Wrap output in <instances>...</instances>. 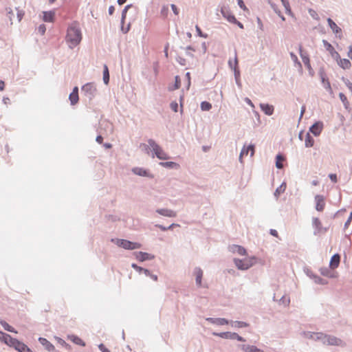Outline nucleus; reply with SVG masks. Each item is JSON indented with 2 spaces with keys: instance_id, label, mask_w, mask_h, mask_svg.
<instances>
[{
  "instance_id": "nucleus-1",
  "label": "nucleus",
  "mask_w": 352,
  "mask_h": 352,
  "mask_svg": "<svg viewBox=\"0 0 352 352\" xmlns=\"http://www.w3.org/2000/svg\"><path fill=\"white\" fill-rule=\"evenodd\" d=\"M82 40V34L80 28L76 25H71L68 30L66 36V41L70 48L77 46Z\"/></svg>"
},
{
  "instance_id": "nucleus-2",
  "label": "nucleus",
  "mask_w": 352,
  "mask_h": 352,
  "mask_svg": "<svg viewBox=\"0 0 352 352\" xmlns=\"http://www.w3.org/2000/svg\"><path fill=\"white\" fill-rule=\"evenodd\" d=\"M148 145L144 144L141 146H143L145 150H147L148 147H151L156 157L160 160H165L169 158L168 155L153 140H148Z\"/></svg>"
},
{
  "instance_id": "nucleus-3",
  "label": "nucleus",
  "mask_w": 352,
  "mask_h": 352,
  "mask_svg": "<svg viewBox=\"0 0 352 352\" xmlns=\"http://www.w3.org/2000/svg\"><path fill=\"white\" fill-rule=\"evenodd\" d=\"M234 262L239 270H245L254 265V258H245L244 259L234 258Z\"/></svg>"
},
{
  "instance_id": "nucleus-4",
  "label": "nucleus",
  "mask_w": 352,
  "mask_h": 352,
  "mask_svg": "<svg viewBox=\"0 0 352 352\" xmlns=\"http://www.w3.org/2000/svg\"><path fill=\"white\" fill-rule=\"evenodd\" d=\"M116 244L126 250L139 249L142 247V245L139 243H134L125 239H116Z\"/></svg>"
},
{
  "instance_id": "nucleus-5",
  "label": "nucleus",
  "mask_w": 352,
  "mask_h": 352,
  "mask_svg": "<svg viewBox=\"0 0 352 352\" xmlns=\"http://www.w3.org/2000/svg\"><path fill=\"white\" fill-rule=\"evenodd\" d=\"M312 226L314 229V234H324L328 230V228L324 227L320 219L318 217L312 219Z\"/></svg>"
},
{
  "instance_id": "nucleus-6",
  "label": "nucleus",
  "mask_w": 352,
  "mask_h": 352,
  "mask_svg": "<svg viewBox=\"0 0 352 352\" xmlns=\"http://www.w3.org/2000/svg\"><path fill=\"white\" fill-rule=\"evenodd\" d=\"M324 344L331 346H344V342L340 338L333 336L327 335L324 341Z\"/></svg>"
},
{
  "instance_id": "nucleus-7",
  "label": "nucleus",
  "mask_w": 352,
  "mask_h": 352,
  "mask_svg": "<svg viewBox=\"0 0 352 352\" xmlns=\"http://www.w3.org/2000/svg\"><path fill=\"white\" fill-rule=\"evenodd\" d=\"M213 335L221 337L222 338L226 339H232V340H237L241 342H244L245 340L240 336H239L236 333H230V332H223L220 333H213Z\"/></svg>"
},
{
  "instance_id": "nucleus-8",
  "label": "nucleus",
  "mask_w": 352,
  "mask_h": 352,
  "mask_svg": "<svg viewBox=\"0 0 352 352\" xmlns=\"http://www.w3.org/2000/svg\"><path fill=\"white\" fill-rule=\"evenodd\" d=\"M19 352H33L26 344L21 342L18 340H15L11 346Z\"/></svg>"
},
{
  "instance_id": "nucleus-9",
  "label": "nucleus",
  "mask_w": 352,
  "mask_h": 352,
  "mask_svg": "<svg viewBox=\"0 0 352 352\" xmlns=\"http://www.w3.org/2000/svg\"><path fill=\"white\" fill-rule=\"evenodd\" d=\"M316 209L319 212L324 210L325 207V199L322 195H316L315 197Z\"/></svg>"
},
{
  "instance_id": "nucleus-10",
  "label": "nucleus",
  "mask_w": 352,
  "mask_h": 352,
  "mask_svg": "<svg viewBox=\"0 0 352 352\" xmlns=\"http://www.w3.org/2000/svg\"><path fill=\"white\" fill-rule=\"evenodd\" d=\"M135 256L137 260L141 262L146 260H152L155 258L154 255L143 252H135Z\"/></svg>"
},
{
  "instance_id": "nucleus-11",
  "label": "nucleus",
  "mask_w": 352,
  "mask_h": 352,
  "mask_svg": "<svg viewBox=\"0 0 352 352\" xmlns=\"http://www.w3.org/2000/svg\"><path fill=\"white\" fill-rule=\"evenodd\" d=\"M322 42L326 50L330 53V54L333 58L338 59V58H340V54L335 50L334 47L331 45V44H330L325 40H323Z\"/></svg>"
},
{
  "instance_id": "nucleus-12",
  "label": "nucleus",
  "mask_w": 352,
  "mask_h": 352,
  "mask_svg": "<svg viewBox=\"0 0 352 352\" xmlns=\"http://www.w3.org/2000/svg\"><path fill=\"white\" fill-rule=\"evenodd\" d=\"M82 91L94 96L96 92V87L94 83L89 82L82 86Z\"/></svg>"
},
{
  "instance_id": "nucleus-13",
  "label": "nucleus",
  "mask_w": 352,
  "mask_h": 352,
  "mask_svg": "<svg viewBox=\"0 0 352 352\" xmlns=\"http://www.w3.org/2000/svg\"><path fill=\"white\" fill-rule=\"evenodd\" d=\"M249 151H250V156H253L254 153V146L253 144H250L248 147L243 146L239 155V160L241 162H242V158L243 156L248 155Z\"/></svg>"
},
{
  "instance_id": "nucleus-14",
  "label": "nucleus",
  "mask_w": 352,
  "mask_h": 352,
  "mask_svg": "<svg viewBox=\"0 0 352 352\" xmlns=\"http://www.w3.org/2000/svg\"><path fill=\"white\" fill-rule=\"evenodd\" d=\"M323 124L322 122H318L314 124L309 129L311 133H312L314 135H319L322 130Z\"/></svg>"
},
{
  "instance_id": "nucleus-15",
  "label": "nucleus",
  "mask_w": 352,
  "mask_h": 352,
  "mask_svg": "<svg viewBox=\"0 0 352 352\" xmlns=\"http://www.w3.org/2000/svg\"><path fill=\"white\" fill-rule=\"evenodd\" d=\"M0 340L3 341L8 346H11L16 339L0 331Z\"/></svg>"
},
{
  "instance_id": "nucleus-16",
  "label": "nucleus",
  "mask_w": 352,
  "mask_h": 352,
  "mask_svg": "<svg viewBox=\"0 0 352 352\" xmlns=\"http://www.w3.org/2000/svg\"><path fill=\"white\" fill-rule=\"evenodd\" d=\"M69 98L72 105L76 104L78 102V88L77 87L74 88L72 92L69 94Z\"/></svg>"
},
{
  "instance_id": "nucleus-17",
  "label": "nucleus",
  "mask_w": 352,
  "mask_h": 352,
  "mask_svg": "<svg viewBox=\"0 0 352 352\" xmlns=\"http://www.w3.org/2000/svg\"><path fill=\"white\" fill-rule=\"evenodd\" d=\"M340 262V256L338 254H334L330 261L329 267L331 269H336L338 267Z\"/></svg>"
},
{
  "instance_id": "nucleus-18",
  "label": "nucleus",
  "mask_w": 352,
  "mask_h": 352,
  "mask_svg": "<svg viewBox=\"0 0 352 352\" xmlns=\"http://www.w3.org/2000/svg\"><path fill=\"white\" fill-rule=\"evenodd\" d=\"M338 65L344 69H348L351 67V64L349 60L346 58H341L340 57L336 59Z\"/></svg>"
},
{
  "instance_id": "nucleus-19",
  "label": "nucleus",
  "mask_w": 352,
  "mask_h": 352,
  "mask_svg": "<svg viewBox=\"0 0 352 352\" xmlns=\"http://www.w3.org/2000/svg\"><path fill=\"white\" fill-rule=\"evenodd\" d=\"M260 107L266 115L271 116L273 114L274 107L272 105L261 103Z\"/></svg>"
},
{
  "instance_id": "nucleus-20",
  "label": "nucleus",
  "mask_w": 352,
  "mask_h": 352,
  "mask_svg": "<svg viewBox=\"0 0 352 352\" xmlns=\"http://www.w3.org/2000/svg\"><path fill=\"white\" fill-rule=\"evenodd\" d=\"M43 20L45 22H54L55 17V12L54 11H49V12H43Z\"/></svg>"
},
{
  "instance_id": "nucleus-21",
  "label": "nucleus",
  "mask_w": 352,
  "mask_h": 352,
  "mask_svg": "<svg viewBox=\"0 0 352 352\" xmlns=\"http://www.w3.org/2000/svg\"><path fill=\"white\" fill-rule=\"evenodd\" d=\"M194 275L197 285L200 287L201 285V279L203 276V271L200 268H195L194 270Z\"/></svg>"
},
{
  "instance_id": "nucleus-22",
  "label": "nucleus",
  "mask_w": 352,
  "mask_h": 352,
  "mask_svg": "<svg viewBox=\"0 0 352 352\" xmlns=\"http://www.w3.org/2000/svg\"><path fill=\"white\" fill-rule=\"evenodd\" d=\"M157 212L161 215L168 217H176V212L172 210L169 209H159L157 210Z\"/></svg>"
},
{
  "instance_id": "nucleus-23",
  "label": "nucleus",
  "mask_w": 352,
  "mask_h": 352,
  "mask_svg": "<svg viewBox=\"0 0 352 352\" xmlns=\"http://www.w3.org/2000/svg\"><path fill=\"white\" fill-rule=\"evenodd\" d=\"M40 343L45 346L46 349L49 351H53L55 349L54 346L51 344L47 339L44 338H40L38 339Z\"/></svg>"
},
{
  "instance_id": "nucleus-24",
  "label": "nucleus",
  "mask_w": 352,
  "mask_h": 352,
  "mask_svg": "<svg viewBox=\"0 0 352 352\" xmlns=\"http://www.w3.org/2000/svg\"><path fill=\"white\" fill-rule=\"evenodd\" d=\"M68 339L77 345L82 346H85V342L80 338H79L77 336H75V335L68 336Z\"/></svg>"
},
{
  "instance_id": "nucleus-25",
  "label": "nucleus",
  "mask_w": 352,
  "mask_h": 352,
  "mask_svg": "<svg viewBox=\"0 0 352 352\" xmlns=\"http://www.w3.org/2000/svg\"><path fill=\"white\" fill-rule=\"evenodd\" d=\"M221 14L224 18H226L230 23H236V19L234 15L230 13L228 10L223 9L221 10Z\"/></svg>"
},
{
  "instance_id": "nucleus-26",
  "label": "nucleus",
  "mask_w": 352,
  "mask_h": 352,
  "mask_svg": "<svg viewBox=\"0 0 352 352\" xmlns=\"http://www.w3.org/2000/svg\"><path fill=\"white\" fill-rule=\"evenodd\" d=\"M309 338L315 340H321L322 342L324 343V339L326 338V334L321 332L312 333L309 335Z\"/></svg>"
},
{
  "instance_id": "nucleus-27",
  "label": "nucleus",
  "mask_w": 352,
  "mask_h": 352,
  "mask_svg": "<svg viewBox=\"0 0 352 352\" xmlns=\"http://www.w3.org/2000/svg\"><path fill=\"white\" fill-rule=\"evenodd\" d=\"M242 349L245 352H263L261 349L253 345H243Z\"/></svg>"
},
{
  "instance_id": "nucleus-28",
  "label": "nucleus",
  "mask_w": 352,
  "mask_h": 352,
  "mask_svg": "<svg viewBox=\"0 0 352 352\" xmlns=\"http://www.w3.org/2000/svg\"><path fill=\"white\" fill-rule=\"evenodd\" d=\"M232 251L234 253H237L239 255H242V256H244L246 254L245 249L240 245H234L233 247H232Z\"/></svg>"
},
{
  "instance_id": "nucleus-29",
  "label": "nucleus",
  "mask_w": 352,
  "mask_h": 352,
  "mask_svg": "<svg viewBox=\"0 0 352 352\" xmlns=\"http://www.w3.org/2000/svg\"><path fill=\"white\" fill-rule=\"evenodd\" d=\"M327 22L331 28V29L333 30L335 33H338L341 31V29L336 25V23L330 18L327 19Z\"/></svg>"
},
{
  "instance_id": "nucleus-30",
  "label": "nucleus",
  "mask_w": 352,
  "mask_h": 352,
  "mask_svg": "<svg viewBox=\"0 0 352 352\" xmlns=\"http://www.w3.org/2000/svg\"><path fill=\"white\" fill-rule=\"evenodd\" d=\"M160 165L165 168H178L179 165L173 162H160Z\"/></svg>"
},
{
  "instance_id": "nucleus-31",
  "label": "nucleus",
  "mask_w": 352,
  "mask_h": 352,
  "mask_svg": "<svg viewBox=\"0 0 352 352\" xmlns=\"http://www.w3.org/2000/svg\"><path fill=\"white\" fill-rule=\"evenodd\" d=\"M305 144L306 147H312L314 144V140L309 133H307L305 136Z\"/></svg>"
},
{
  "instance_id": "nucleus-32",
  "label": "nucleus",
  "mask_w": 352,
  "mask_h": 352,
  "mask_svg": "<svg viewBox=\"0 0 352 352\" xmlns=\"http://www.w3.org/2000/svg\"><path fill=\"white\" fill-rule=\"evenodd\" d=\"M229 66L231 69H233L234 72L236 71L237 66H238V59L236 56V54L235 53V56L233 60H229L228 61Z\"/></svg>"
},
{
  "instance_id": "nucleus-33",
  "label": "nucleus",
  "mask_w": 352,
  "mask_h": 352,
  "mask_svg": "<svg viewBox=\"0 0 352 352\" xmlns=\"http://www.w3.org/2000/svg\"><path fill=\"white\" fill-rule=\"evenodd\" d=\"M210 320H211L213 323H215L218 325H224L228 324L229 323L228 320H227L225 318H217V319H212L210 318Z\"/></svg>"
},
{
  "instance_id": "nucleus-34",
  "label": "nucleus",
  "mask_w": 352,
  "mask_h": 352,
  "mask_svg": "<svg viewBox=\"0 0 352 352\" xmlns=\"http://www.w3.org/2000/svg\"><path fill=\"white\" fill-rule=\"evenodd\" d=\"M286 189V184L283 183L279 187H278L274 192V195L278 197L280 194L283 193Z\"/></svg>"
},
{
  "instance_id": "nucleus-35",
  "label": "nucleus",
  "mask_w": 352,
  "mask_h": 352,
  "mask_svg": "<svg viewBox=\"0 0 352 352\" xmlns=\"http://www.w3.org/2000/svg\"><path fill=\"white\" fill-rule=\"evenodd\" d=\"M280 1H282V3H283V6L285 8L286 12L289 15L292 16L293 14H292V10H291L289 1L287 0H280Z\"/></svg>"
},
{
  "instance_id": "nucleus-36",
  "label": "nucleus",
  "mask_w": 352,
  "mask_h": 352,
  "mask_svg": "<svg viewBox=\"0 0 352 352\" xmlns=\"http://www.w3.org/2000/svg\"><path fill=\"white\" fill-rule=\"evenodd\" d=\"M103 80L104 82L107 85L109 82V69L107 65H104V71H103Z\"/></svg>"
},
{
  "instance_id": "nucleus-37",
  "label": "nucleus",
  "mask_w": 352,
  "mask_h": 352,
  "mask_svg": "<svg viewBox=\"0 0 352 352\" xmlns=\"http://www.w3.org/2000/svg\"><path fill=\"white\" fill-rule=\"evenodd\" d=\"M133 172L140 176H147L146 170L141 168H135L133 169Z\"/></svg>"
},
{
  "instance_id": "nucleus-38",
  "label": "nucleus",
  "mask_w": 352,
  "mask_h": 352,
  "mask_svg": "<svg viewBox=\"0 0 352 352\" xmlns=\"http://www.w3.org/2000/svg\"><path fill=\"white\" fill-rule=\"evenodd\" d=\"M284 160L285 158L280 155H278L276 156V166L278 168H282L283 167V162L284 161Z\"/></svg>"
},
{
  "instance_id": "nucleus-39",
  "label": "nucleus",
  "mask_w": 352,
  "mask_h": 352,
  "mask_svg": "<svg viewBox=\"0 0 352 352\" xmlns=\"http://www.w3.org/2000/svg\"><path fill=\"white\" fill-rule=\"evenodd\" d=\"M232 326L236 327V328H242V327H248L249 324L245 322L235 321V322H232Z\"/></svg>"
},
{
  "instance_id": "nucleus-40",
  "label": "nucleus",
  "mask_w": 352,
  "mask_h": 352,
  "mask_svg": "<svg viewBox=\"0 0 352 352\" xmlns=\"http://www.w3.org/2000/svg\"><path fill=\"white\" fill-rule=\"evenodd\" d=\"M201 108L203 111H209L212 108V104L206 101L201 103Z\"/></svg>"
},
{
  "instance_id": "nucleus-41",
  "label": "nucleus",
  "mask_w": 352,
  "mask_h": 352,
  "mask_svg": "<svg viewBox=\"0 0 352 352\" xmlns=\"http://www.w3.org/2000/svg\"><path fill=\"white\" fill-rule=\"evenodd\" d=\"M1 324L6 331L16 333V331L14 330V328L9 325L6 322H1Z\"/></svg>"
},
{
  "instance_id": "nucleus-42",
  "label": "nucleus",
  "mask_w": 352,
  "mask_h": 352,
  "mask_svg": "<svg viewBox=\"0 0 352 352\" xmlns=\"http://www.w3.org/2000/svg\"><path fill=\"white\" fill-rule=\"evenodd\" d=\"M300 56L302 58V62L305 64V65H308L309 64V58L306 55H304L302 54V49H301V47H300Z\"/></svg>"
},
{
  "instance_id": "nucleus-43",
  "label": "nucleus",
  "mask_w": 352,
  "mask_h": 352,
  "mask_svg": "<svg viewBox=\"0 0 352 352\" xmlns=\"http://www.w3.org/2000/svg\"><path fill=\"white\" fill-rule=\"evenodd\" d=\"M339 97H340V100H342V102H343V104H344V106L346 107L349 104V102L346 98V96L344 94L340 93Z\"/></svg>"
},
{
  "instance_id": "nucleus-44",
  "label": "nucleus",
  "mask_w": 352,
  "mask_h": 352,
  "mask_svg": "<svg viewBox=\"0 0 352 352\" xmlns=\"http://www.w3.org/2000/svg\"><path fill=\"white\" fill-rule=\"evenodd\" d=\"M130 7H131L130 5H127L126 6H125L124 9L122 11V23H124V19L126 18V14L127 10Z\"/></svg>"
},
{
  "instance_id": "nucleus-45",
  "label": "nucleus",
  "mask_w": 352,
  "mask_h": 352,
  "mask_svg": "<svg viewBox=\"0 0 352 352\" xmlns=\"http://www.w3.org/2000/svg\"><path fill=\"white\" fill-rule=\"evenodd\" d=\"M168 12V7L167 6H163L161 10L162 15H163L164 16H167Z\"/></svg>"
},
{
  "instance_id": "nucleus-46",
  "label": "nucleus",
  "mask_w": 352,
  "mask_h": 352,
  "mask_svg": "<svg viewBox=\"0 0 352 352\" xmlns=\"http://www.w3.org/2000/svg\"><path fill=\"white\" fill-rule=\"evenodd\" d=\"M351 220H352V212H350L349 216L346 221L344 223V228L345 229H346L349 227V224L351 222Z\"/></svg>"
},
{
  "instance_id": "nucleus-47",
  "label": "nucleus",
  "mask_w": 352,
  "mask_h": 352,
  "mask_svg": "<svg viewBox=\"0 0 352 352\" xmlns=\"http://www.w3.org/2000/svg\"><path fill=\"white\" fill-rule=\"evenodd\" d=\"M177 226V225H176V224L173 223V224H171L170 226H168V228H166V227H164V226H162V225H157L156 226H157V227H158L159 228H160L162 230H163V231H166V230H168V229H171L173 227H174V226Z\"/></svg>"
},
{
  "instance_id": "nucleus-48",
  "label": "nucleus",
  "mask_w": 352,
  "mask_h": 352,
  "mask_svg": "<svg viewBox=\"0 0 352 352\" xmlns=\"http://www.w3.org/2000/svg\"><path fill=\"white\" fill-rule=\"evenodd\" d=\"M180 87V78L178 76H175V89Z\"/></svg>"
},
{
  "instance_id": "nucleus-49",
  "label": "nucleus",
  "mask_w": 352,
  "mask_h": 352,
  "mask_svg": "<svg viewBox=\"0 0 352 352\" xmlns=\"http://www.w3.org/2000/svg\"><path fill=\"white\" fill-rule=\"evenodd\" d=\"M98 348L102 352H111L103 344H99Z\"/></svg>"
},
{
  "instance_id": "nucleus-50",
  "label": "nucleus",
  "mask_w": 352,
  "mask_h": 352,
  "mask_svg": "<svg viewBox=\"0 0 352 352\" xmlns=\"http://www.w3.org/2000/svg\"><path fill=\"white\" fill-rule=\"evenodd\" d=\"M195 28H196V30H197V34H198L199 36H200L201 37H204V38H206L207 37L206 35H204L202 34L201 28L198 25H196Z\"/></svg>"
},
{
  "instance_id": "nucleus-51",
  "label": "nucleus",
  "mask_w": 352,
  "mask_h": 352,
  "mask_svg": "<svg viewBox=\"0 0 352 352\" xmlns=\"http://www.w3.org/2000/svg\"><path fill=\"white\" fill-rule=\"evenodd\" d=\"M170 107L171 109L175 111V112H177V109H178V104L177 102H172L170 104Z\"/></svg>"
},
{
  "instance_id": "nucleus-52",
  "label": "nucleus",
  "mask_w": 352,
  "mask_h": 352,
  "mask_svg": "<svg viewBox=\"0 0 352 352\" xmlns=\"http://www.w3.org/2000/svg\"><path fill=\"white\" fill-rule=\"evenodd\" d=\"M171 8L175 15L179 14V10L175 4H171Z\"/></svg>"
},
{
  "instance_id": "nucleus-53",
  "label": "nucleus",
  "mask_w": 352,
  "mask_h": 352,
  "mask_svg": "<svg viewBox=\"0 0 352 352\" xmlns=\"http://www.w3.org/2000/svg\"><path fill=\"white\" fill-rule=\"evenodd\" d=\"M238 4H239V7H240L241 9H243V10H247V8H246V6H245V3H244V2L243 1V0H238Z\"/></svg>"
},
{
  "instance_id": "nucleus-54",
  "label": "nucleus",
  "mask_w": 352,
  "mask_h": 352,
  "mask_svg": "<svg viewBox=\"0 0 352 352\" xmlns=\"http://www.w3.org/2000/svg\"><path fill=\"white\" fill-rule=\"evenodd\" d=\"M131 267H132L133 269L136 270H137L138 272H141L143 270V268H142V267H140V266L137 265H136V264H135V263H133V264L131 265Z\"/></svg>"
},
{
  "instance_id": "nucleus-55",
  "label": "nucleus",
  "mask_w": 352,
  "mask_h": 352,
  "mask_svg": "<svg viewBox=\"0 0 352 352\" xmlns=\"http://www.w3.org/2000/svg\"><path fill=\"white\" fill-rule=\"evenodd\" d=\"M186 77L187 82H188L187 88L188 89L190 85V74L189 72H187L186 74Z\"/></svg>"
},
{
  "instance_id": "nucleus-56",
  "label": "nucleus",
  "mask_w": 352,
  "mask_h": 352,
  "mask_svg": "<svg viewBox=\"0 0 352 352\" xmlns=\"http://www.w3.org/2000/svg\"><path fill=\"white\" fill-rule=\"evenodd\" d=\"M272 8H274V11L276 12V13H277V14L281 18V19L283 21H285V17L281 14L279 10H277L275 7L274 6H272Z\"/></svg>"
},
{
  "instance_id": "nucleus-57",
  "label": "nucleus",
  "mask_w": 352,
  "mask_h": 352,
  "mask_svg": "<svg viewBox=\"0 0 352 352\" xmlns=\"http://www.w3.org/2000/svg\"><path fill=\"white\" fill-rule=\"evenodd\" d=\"M329 178L331 179V180L332 182H333L334 183L337 182V176L336 174H330L329 175Z\"/></svg>"
},
{
  "instance_id": "nucleus-58",
  "label": "nucleus",
  "mask_w": 352,
  "mask_h": 352,
  "mask_svg": "<svg viewBox=\"0 0 352 352\" xmlns=\"http://www.w3.org/2000/svg\"><path fill=\"white\" fill-rule=\"evenodd\" d=\"M245 101L250 105L251 106L252 108H254V104L252 103V102L251 101V100L248 98H245Z\"/></svg>"
},
{
  "instance_id": "nucleus-59",
  "label": "nucleus",
  "mask_w": 352,
  "mask_h": 352,
  "mask_svg": "<svg viewBox=\"0 0 352 352\" xmlns=\"http://www.w3.org/2000/svg\"><path fill=\"white\" fill-rule=\"evenodd\" d=\"M270 234L274 236L278 237V232L276 230H270Z\"/></svg>"
},
{
  "instance_id": "nucleus-60",
  "label": "nucleus",
  "mask_w": 352,
  "mask_h": 352,
  "mask_svg": "<svg viewBox=\"0 0 352 352\" xmlns=\"http://www.w3.org/2000/svg\"><path fill=\"white\" fill-rule=\"evenodd\" d=\"M103 141V138L101 135H98L96 138V142L99 144H102Z\"/></svg>"
},
{
  "instance_id": "nucleus-61",
  "label": "nucleus",
  "mask_w": 352,
  "mask_h": 352,
  "mask_svg": "<svg viewBox=\"0 0 352 352\" xmlns=\"http://www.w3.org/2000/svg\"><path fill=\"white\" fill-rule=\"evenodd\" d=\"M114 10H115V8L113 6H111L109 8V14L110 15L113 14V13L114 12Z\"/></svg>"
},
{
  "instance_id": "nucleus-62",
  "label": "nucleus",
  "mask_w": 352,
  "mask_h": 352,
  "mask_svg": "<svg viewBox=\"0 0 352 352\" xmlns=\"http://www.w3.org/2000/svg\"><path fill=\"white\" fill-rule=\"evenodd\" d=\"M348 56L352 60V46L349 47V50L348 52Z\"/></svg>"
},
{
  "instance_id": "nucleus-63",
  "label": "nucleus",
  "mask_w": 352,
  "mask_h": 352,
  "mask_svg": "<svg viewBox=\"0 0 352 352\" xmlns=\"http://www.w3.org/2000/svg\"><path fill=\"white\" fill-rule=\"evenodd\" d=\"M39 31H40L42 34H44V33H45V25H41V26L39 27Z\"/></svg>"
},
{
  "instance_id": "nucleus-64",
  "label": "nucleus",
  "mask_w": 352,
  "mask_h": 352,
  "mask_svg": "<svg viewBox=\"0 0 352 352\" xmlns=\"http://www.w3.org/2000/svg\"><path fill=\"white\" fill-rule=\"evenodd\" d=\"M346 86L349 88V89L352 91V83L349 81L346 82Z\"/></svg>"
}]
</instances>
